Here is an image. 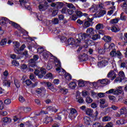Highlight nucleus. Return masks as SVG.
<instances>
[{
    "label": "nucleus",
    "mask_w": 127,
    "mask_h": 127,
    "mask_svg": "<svg viewBox=\"0 0 127 127\" xmlns=\"http://www.w3.org/2000/svg\"><path fill=\"white\" fill-rule=\"evenodd\" d=\"M34 67H31L29 65V71L30 72H33V70H35L34 71V74L36 76H38V78H40L41 79L44 77V75L46 74V69L44 68H40V69H35Z\"/></svg>",
    "instance_id": "f257e3e1"
},
{
    "label": "nucleus",
    "mask_w": 127,
    "mask_h": 127,
    "mask_svg": "<svg viewBox=\"0 0 127 127\" xmlns=\"http://www.w3.org/2000/svg\"><path fill=\"white\" fill-rule=\"evenodd\" d=\"M0 25H4L6 23H7V22H9L10 24H11L12 26H14V27H18V24H16L15 22H13V21H10L8 20L7 18H5L4 17H2L1 18V20H0Z\"/></svg>",
    "instance_id": "f03ea898"
},
{
    "label": "nucleus",
    "mask_w": 127,
    "mask_h": 127,
    "mask_svg": "<svg viewBox=\"0 0 127 127\" xmlns=\"http://www.w3.org/2000/svg\"><path fill=\"white\" fill-rule=\"evenodd\" d=\"M39 57L38 55H34L33 59H31L29 61V65L30 67H36L35 62L38 60Z\"/></svg>",
    "instance_id": "7ed1b4c3"
},
{
    "label": "nucleus",
    "mask_w": 127,
    "mask_h": 127,
    "mask_svg": "<svg viewBox=\"0 0 127 127\" xmlns=\"http://www.w3.org/2000/svg\"><path fill=\"white\" fill-rule=\"evenodd\" d=\"M78 39H76L77 43H80L81 40L83 41L86 40V38H88V35L86 33H81L78 34Z\"/></svg>",
    "instance_id": "20e7f679"
},
{
    "label": "nucleus",
    "mask_w": 127,
    "mask_h": 127,
    "mask_svg": "<svg viewBox=\"0 0 127 127\" xmlns=\"http://www.w3.org/2000/svg\"><path fill=\"white\" fill-rule=\"evenodd\" d=\"M70 112L69 113L68 118L70 120H74L78 116V113H77V110L74 108L70 109Z\"/></svg>",
    "instance_id": "39448f33"
},
{
    "label": "nucleus",
    "mask_w": 127,
    "mask_h": 127,
    "mask_svg": "<svg viewBox=\"0 0 127 127\" xmlns=\"http://www.w3.org/2000/svg\"><path fill=\"white\" fill-rule=\"evenodd\" d=\"M75 13L76 15H72L71 18L72 20H76L77 17H81V16H83V13L79 10H76L75 11Z\"/></svg>",
    "instance_id": "423d86ee"
},
{
    "label": "nucleus",
    "mask_w": 127,
    "mask_h": 127,
    "mask_svg": "<svg viewBox=\"0 0 127 127\" xmlns=\"http://www.w3.org/2000/svg\"><path fill=\"white\" fill-rule=\"evenodd\" d=\"M104 47L105 49H109V50H116L115 44L111 43V45H109V43H105L104 44Z\"/></svg>",
    "instance_id": "0eeeda50"
},
{
    "label": "nucleus",
    "mask_w": 127,
    "mask_h": 127,
    "mask_svg": "<svg viewBox=\"0 0 127 127\" xmlns=\"http://www.w3.org/2000/svg\"><path fill=\"white\" fill-rule=\"evenodd\" d=\"M95 34V30L93 28H88L86 30V35L88 37H92Z\"/></svg>",
    "instance_id": "6e6552de"
},
{
    "label": "nucleus",
    "mask_w": 127,
    "mask_h": 127,
    "mask_svg": "<svg viewBox=\"0 0 127 127\" xmlns=\"http://www.w3.org/2000/svg\"><path fill=\"white\" fill-rule=\"evenodd\" d=\"M47 2H45L44 4H40L39 5V9L40 11H43L46 9H47V7H48Z\"/></svg>",
    "instance_id": "1a4fd4ad"
},
{
    "label": "nucleus",
    "mask_w": 127,
    "mask_h": 127,
    "mask_svg": "<svg viewBox=\"0 0 127 127\" xmlns=\"http://www.w3.org/2000/svg\"><path fill=\"white\" fill-rule=\"evenodd\" d=\"M24 48H25V45L23 44L19 49L14 48V51L16 54H21V52L23 51Z\"/></svg>",
    "instance_id": "9d476101"
},
{
    "label": "nucleus",
    "mask_w": 127,
    "mask_h": 127,
    "mask_svg": "<svg viewBox=\"0 0 127 127\" xmlns=\"http://www.w3.org/2000/svg\"><path fill=\"white\" fill-rule=\"evenodd\" d=\"M55 64L56 67H57V68H56V71L60 73V71H61V63H60L59 60H56Z\"/></svg>",
    "instance_id": "9b49d317"
},
{
    "label": "nucleus",
    "mask_w": 127,
    "mask_h": 127,
    "mask_svg": "<svg viewBox=\"0 0 127 127\" xmlns=\"http://www.w3.org/2000/svg\"><path fill=\"white\" fill-rule=\"evenodd\" d=\"M84 21L85 27H89V26H91V24H92V22L93 21V18H92L91 19L88 18L87 19V20H84Z\"/></svg>",
    "instance_id": "f8f14e48"
},
{
    "label": "nucleus",
    "mask_w": 127,
    "mask_h": 127,
    "mask_svg": "<svg viewBox=\"0 0 127 127\" xmlns=\"http://www.w3.org/2000/svg\"><path fill=\"white\" fill-rule=\"evenodd\" d=\"M108 78H112L111 80H115L116 77H117V74L114 70H111L107 74Z\"/></svg>",
    "instance_id": "ddd939ff"
},
{
    "label": "nucleus",
    "mask_w": 127,
    "mask_h": 127,
    "mask_svg": "<svg viewBox=\"0 0 127 127\" xmlns=\"http://www.w3.org/2000/svg\"><path fill=\"white\" fill-rule=\"evenodd\" d=\"M122 55V53L120 51H116V50H112L110 53V56H111L112 57H115L116 56H117L119 57V56H121Z\"/></svg>",
    "instance_id": "4468645a"
},
{
    "label": "nucleus",
    "mask_w": 127,
    "mask_h": 127,
    "mask_svg": "<svg viewBox=\"0 0 127 127\" xmlns=\"http://www.w3.org/2000/svg\"><path fill=\"white\" fill-rule=\"evenodd\" d=\"M83 120L84 121V123L87 126H90L92 124V121H91V118L88 116H84Z\"/></svg>",
    "instance_id": "2eb2a0df"
},
{
    "label": "nucleus",
    "mask_w": 127,
    "mask_h": 127,
    "mask_svg": "<svg viewBox=\"0 0 127 127\" xmlns=\"http://www.w3.org/2000/svg\"><path fill=\"white\" fill-rule=\"evenodd\" d=\"M105 103H106V100L104 99H101L100 100V107L101 109H105V108H107V107H108V104L105 105Z\"/></svg>",
    "instance_id": "dca6fc26"
},
{
    "label": "nucleus",
    "mask_w": 127,
    "mask_h": 127,
    "mask_svg": "<svg viewBox=\"0 0 127 127\" xmlns=\"http://www.w3.org/2000/svg\"><path fill=\"white\" fill-rule=\"evenodd\" d=\"M123 92V87H118L116 90L114 89V95H120Z\"/></svg>",
    "instance_id": "f3484780"
},
{
    "label": "nucleus",
    "mask_w": 127,
    "mask_h": 127,
    "mask_svg": "<svg viewBox=\"0 0 127 127\" xmlns=\"http://www.w3.org/2000/svg\"><path fill=\"white\" fill-rule=\"evenodd\" d=\"M107 14V10H99V12L97 14V17H102L104 16V14Z\"/></svg>",
    "instance_id": "a211bd4d"
},
{
    "label": "nucleus",
    "mask_w": 127,
    "mask_h": 127,
    "mask_svg": "<svg viewBox=\"0 0 127 127\" xmlns=\"http://www.w3.org/2000/svg\"><path fill=\"white\" fill-rule=\"evenodd\" d=\"M53 122V119H52V117H47L45 118V119L43 120V123L44 124H49V123Z\"/></svg>",
    "instance_id": "6ab92c4d"
},
{
    "label": "nucleus",
    "mask_w": 127,
    "mask_h": 127,
    "mask_svg": "<svg viewBox=\"0 0 127 127\" xmlns=\"http://www.w3.org/2000/svg\"><path fill=\"white\" fill-rule=\"evenodd\" d=\"M99 81L100 82L101 84L102 85H108V84H110V80L108 79H103L99 80Z\"/></svg>",
    "instance_id": "aec40b11"
},
{
    "label": "nucleus",
    "mask_w": 127,
    "mask_h": 127,
    "mask_svg": "<svg viewBox=\"0 0 127 127\" xmlns=\"http://www.w3.org/2000/svg\"><path fill=\"white\" fill-rule=\"evenodd\" d=\"M90 11H92L93 12H95L98 10V5L96 4H93L91 7L89 8Z\"/></svg>",
    "instance_id": "412c9836"
},
{
    "label": "nucleus",
    "mask_w": 127,
    "mask_h": 127,
    "mask_svg": "<svg viewBox=\"0 0 127 127\" xmlns=\"http://www.w3.org/2000/svg\"><path fill=\"white\" fill-rule=\"evenodd\" d=\"M76 42V41H75V39L73 38H69L67 40V44L69 45H74L75 44V43Z\"/></svg>",
    "instance_id": "4be33fe9"
},
{
    "label": "nucleus",
    "mask_w": 127,
    "mask_h": 127,
    "mask_svg": "<svg viewBox=\"0 0 127 127\" xmlns=\"http://www.w3.org/2000/svg\"><path fill=\"white\" fill-rule=\"evenodd\" d=\"M76 86H77V84H76V82L74 81L71 82L68 84V87L70 89H75V88H76Z\"/></svg>",
    "instance_id": "5701e85b"
},
{
    "label": "nucleus",
    "mask_w": 127,
    "mask_h": 127,
    "mask_svg": "<svg viewBox=\"0 0 127 127\" xmlns=\"http://www.w3.org/2000/svg\"><path fill=\"white\" fill-rule=\"evenodd\" d=\"M76 99L77 100V102L79 104H83V103H84V99L79 96H76Z\"/></svg>",
    "instance_id": "b1692460"
},
{
    "label": "nucleus",
    "mask_w": 127,
    "mask_h": 127,
    "mask_svg": "<svg viewBox=\"0 0 127 127\" xmlns=\"http://www.w3.org/2000/svg\"><path fill=\"white\" fill-rule=\"evenodd\" d=\"M64 78L66 80V81L67 82V81H70V80H71L72 76L71 75V74L67 73L65 74Z\"/></svg>",
    "instance_id": "393cba45"
},
{
    "label": "nucleus",
    "mask_w": 127,
    "mask_h": 127,
    "mask_svg": "<svg viewBox=\"0 0 127 127\" xmlns=\"http://www.w3.org/2000/svg\"><path fill=\"white\" fill-rule=\"evenodd\" d=\"M60 91L62 94H63L64 95H66L68 93V92H69L68 89L65 88L61 89Z\"/></svg>",
    "instance_id": "a878e982"
},
{
    "label": "nucleus",
    "mask_w": 127,
    "mask_h": 127,
    "mask_svg": "<svg viewBox=\"0 0 127 127\" xmlns=\"http://www.w3.org/2000/svg\"><path fill=\"white\" fill-rule=\"evenodd\" d=\"M106 49L105 48V47L104 48H100L98 49V53L99 54H105V53L106 52Z\"/></svg>",
    "instance_id": "bb28decb"
},
{
    "label": "nucleus",
    "mask_w": 127,
    "mask_h": 127,
    "mask_svg": "<svg viewBox=\"0 0 127 127\" xmlns=\"http://www.w3.org/2000/svg\"><path fill=\"white\" fill-rule=\"evenodd\" d=\"M7 42V40L6 39H3L0 42V46H4Z\"/></svg>",
    "instance_id": "cd10ccee"
},
{
    "label": "nucleus",
    "mask_w": 127,
    "mask_h": 127,
    "mask_svg": "<svg viewBox=\"0 0 127 127\" xmlns=\"http://www.w3.org/2000/svg\"><path fill=\"white\" fill-rule=\"evenodd\" d=\"M112 120L110 116H105L102 118V122H110Z\"/></svg>",
    "instance_id": "c85d7f7f"
},
{
    "label": "nucleus",
    "mask_w": 127,
    "mask_h": 127,
    "mask_svg": "<svg viewBox=\"0 0 127 127\" xmlns=\"http://www.w3.org/2000/svg\"><path fill=\"white\" fill-rule=\"evenodd\" d=\"M63 2H57L56 3V7H57L59 9H60V8H62V7L64 5Z\"/></svg>",
    "instance_id": "c756f323"
},
{
    "label": "nucleus",
    "mask_w": 127,
    "mask_h": 127,
    "mask_svg": "<svg viewBox=\"0 0 127 127\" xmlns=\"http://www.w3.org/2000/svg\"><path fill=\"white\" fill-rule=\"evenodd\" d=\"M103 39L104 41H106V42H110L112 40V38L109 36H104Z\"/></svg>",
    "instance_id": "7c9ffc66"
},
{
    "label": "nucleus",
    "mask_w": 127,
    "mask_h": 127,
    "mask_svg": "<svg viewBox=\"0 0 127 127\" xmlns=\"http://www.w3.org/2000/svg\"><path fill=\"white\" fill-rule=\"evenodd\" d=\"M125 121L123 119L118 120L116 121V124L117 125H125Z\"/></svg>",
    "instance_id": "2f4dec72"
},
{
    "label": "nucleus",
    "mask_w": 127,
    "mask_h": 127,
    "mask_svg": "<svg viewBox=\"0 0 127 127\" xmlns=\"http://www.w3.org/2000/svg\"><path fill=\"white\" fill-rule=\"evenodd\" d=\"M3 123H11V119L8 117H4L2 118Z\"/></svg>",
    "instance_id": "473e14b6"
},
{
    "label": "nucleus",
    "mask_w": 127,
    "mask_h": 127,
    "mask_svg": "<svg viewBox=\"0 0 127 127\" xmlns=\"http://www.w3.org/2000/svg\"><path fill=\"white\" fill-rule=\"evenodd\" d=\"M111 30L113 32H118V31H121V29L117 28L116 26H113L111 28Z\"/></svg>",
    "instance_id": "72a5a7b5"
},
{
    "label": "nucleus",
    "mask_w": 127,
    "mask_h": 127,
    "mask_svg": "<svg viewBox=\"0 0 127 127\" xmlns=\"http://www.w3.org/2000/svg\"><path fill=\"white\" fill-rule=\"evenodd\" d=\"M96 28L97 30L103 29L104 28V25L103 24L99 23L96 26Z\"/></svg>",
    "instance_id": "f704fd0d"
},
{
    "label": "nucleus",
    "mask_w": 127,
    "mask_h": 127,
    "mask_svg": "<svg viewBox=\"0 0 127 127\" xmlns=\"http://www.w3.org/2000/svg\"><path fill=\"white\" fill-rule=\"evenodd\" d=\"M126 111H127V107H123L120 109V114H121V115H124V114H125Z\"/></svg>",
    "instance_id": "c9c22d12"
},
{
    "label": "nucleus",
    "mask_w": 127,
    "mask_h": 127,
    "mask_svg": "<svg viewBox=\"0 0 127 127\" xmlns=\"http://www.w3.org/2000/svg\"><path fill=\"white\" fill-rule=\"evenodd\" d=\"M22 110L24 113H29L31 111V108L30 107H23L22 108Z\"/></svg>",
    "instance_id": "e433bc0d"
},
{
    "label": "nucleus",
    "mask_w": 127,
    "mask_h": 127,
    "mask_svg": "<svg viewBox=\"0 0 127 127\" xmlns=\"http://www.w3.org/2000/svg\"><path fill=\"white\" fill-rule=\"evenodd\" d=\"M14 82L16 88H19V87H20V82H19V80L17 79H14Z\"/></svg>",
    "instance_id": "4c0bfd02"
},
{
    "label": "nucleus",
    "mask_w": 127,
    "mask_h": 127,
    "mask_svg": "<svg viewBox=\"0 0 127 127\" xmlns=\"http://www.w3.org/2000/svg\"><path fill=\"white\" fill-rule=\"evenodd\" d=\"M44 90H45V88L44 87H41L40 88H38L36 90V93H37V94H41L42 93V92H43V91H44Z\"/></svg>",
    "instance_id": "58836bf2"
},
{
    "label": "nucleus",
    "mask_w": 127,
    "mask_h": 127,
    "mask_svg": "<svg viewBox=\"0 0 127 127\" xmlns=\"http://www.w3.org/2000/svg\"><path fill=\"white\" fill-rule=\"evenodd\" d=\"M86 114L88 115V116H92V115H93V110L91 109H87L86 111Z\"/></svg>",
    "instance_id": "ea45409f"
},
{
    "label": "nucleus",
    "mask_w": 127,
    "mask_h": 127,
    "mask_svg": "<svg viewBox=\"0 0 127 127\" xmlns=\"http://www.w3.org/2000/svg\"><path fill=\"white\" fill-rule=\"evenodd\" d=\"M101 37H100V35L99 34H95L92 36V39L93 40H97V39H100Z\"/></svg>",
    "instance_id": "a19ab883"
},
{
    "label": "nucleus",
    "mask_w": 127,
    "mask_h": 127,
    "mask_svg": "<svg viewBox=\"0 0 127 127\" xmlns=\"http://www.w3.org/2000/svg\"><path fill=\"white\" fill-rule=\"evenodd\" d=\"M98 8H99V10H105V7L103 3H99L98 5Z\"/></svg>",
    "instance_id": "79ce46f5"
},
{
    "label": "nucleus",
    "mask_w": 127,
    "mask_h": 127,
    "mask_svg": "<svg viewBox=\"0 0 127 127\" xmlns=\"http://www.w3.org/2000/svg\"><path fill=\"white\" fill-rule=\"evenodd\" d=\"M81 60L84 62L87 61L88 60V56L86 54H83L81 56Z\"/></svg>",
    "instance_id": "37998d69"
},
{
    "label": "nucleus",
    "mask_w": 127,
    "mask_h": 127,
    "mask_svg": "<svg viewBox=\"0 0 127 127\" xmlns=\"http://www.w3.org/2000/svg\"><path fill=\"white\" fill-rule=\"evenodd\" d=\"M119 76L120 78L124 79H125V72L123 71H121L119 73Z\"/></svg>",
    "instance_id": "c03bdc74"
},
{
    "label": "nucleus",
    "mask_w": 127,
    "mask_h": 127,
    "mask_svg": "<svg viewBox=\"0 0 127 127\" xmlns=\"http://www.w3.org/2000/svg\"><path fill=\"white\" fill-rule=\"evenodd\" d=\"M124 14H125V13L122 12L121 15H120V19H121V20H127V16H126L125 15H124Z\"/></svg>",
    "instance_id": "a18cd8bd"
},
{
    "label": "nucleus",
    "mask_w": 127,
    "mask_h": 127,
    "mask_svg": "<svg viewBox=\"0 0 127 127\" xmlns=\"http://www.w3.org/2000/svg\"><path fill=\"white\" fill-rule=\"evenodd\" d=\"M20 69L22 71H24L27 69V65L25 64H23L20 66Z\"/></svg>",
    "instance_id": "49530a36"
},
{
    "label": "nucleus",
    "mask_w": 127,
    "mask_h": 127,
    "mask_svg": "<svg viewBox=\"0 0 127 127\" xmlns=\"http://www.w3.org/2000/svg\"><path fill=\"white\" fill-rule=\"evenodd\" d=\"M118 22H119V19L117 18L112 19L110 21L111 24H115L116 23H118Z\"/></svg>",
    "instance_id": "de8ad7c7"
},
{
    "label": "nucleus",
    "mask_w": 127,
    "mask_h": 127,
    "mask_svg": "<svg viewBox=\"0 0 127 127\" xmlns=\"http://www.w3.org/2000/svg\"><path fill=\"white\" fill-rule=\"evenodd\" d=\"M19 2H20L21 5H24L26 8V3H27L26 1L24 0H19Z\"/></svg>",
    "instance_id": "09e8293b"
},
{
    "label": "nucleus",
    "mask_w": 127,
    "mask_h": 127,
    "mask_svg": "<svg viewBox=\"0 0 127 127\" xmlns=\"http://www.w3.org/2000/svg\"><path fill=\"white\" fill-rule=\"evenodd\" d=\"M85 43H86V44H87V45L90 46L93 43V41L87 39L85 41Z\"/></svg>",
    "instance_id": "8fccbe9b"
},
{
    "label": "nucleus",
    "mask_w": 127,
    "mask_h": 127,
    "mask_svg": "<svg viewBox=\"0 0 127 127\" xmlns=\"http://www.w3.org/2000/svg\"><path fill=\"white\" fill-rule=\"evenodd\" d=\"M85 101L87 104H91V103L93 102V99H92V98H91L90 97H87Z\"/></svg>",
    "instance_id": "3c124183"
},
{
    "label": "nucleus",
    "mask_w": 127,
    "mask_h": 127,
    "mask_svg": "<svg viewBox=\"0 0 127 127\" xmlns=\"http://www.w3.org/2000/svg\"><path fill=\"white\" fill-rule=\"evenodd\" d=\"M52 22L54 24H58L59 23V20L58 18H55L52 20Z\"/></svg>",
    "instance_id": "603ef678"
},
{
    "label": "nucleus",
    "mask_w": 127,
    "mask_h": 127,
    "mask_svg": "<svg viewBox=\"0 0 127 127\" xmlns=\"http://www.w3.org/2000/svg\"><path fill=\"white\" fill-rule=\"evenodd\" d=\"M19 55H23V56H25V57H28V52L27 51H25L24 52H21V54H18Z\"/></svg>",
    "instance_id": "864d4df0"
},
{
    "label": "nucleus",
    "mask_w": 127,
    "mask_h": 127,
    "mask_svg": "<svg viewBox=\"0 0 127 127\" xmlns=\"http://www.w3.org/2000/svg\"><path fill=\"white\" fill-rule=\"evenodd\" d=\"M108 98L110 100V101H111L112 102H116V97L113 95L109 96Z\"/></svg>",
    "instance_id": "5fc2aeb1"
},
{
    "label": "nucleus",
    "mask_w": 127,
    "mask_h": 127,
    "mask_svg": "<svg viewBox=\"0 0 127 127\" xmlns=\"http://www.w3.org/2000/svg\"><path fill=\"white\" fill-rule=\"evenodd\" d=\"M25 84L27 86H30V85H31V84H32V82H31V80H30V79H27V80L25 81Z\"/></svg>",
    "instance_id": "6e6d98bb"
},
{
    "label": "nucleus",
    "mask_w": 127,
    "mask_h": 127,
    "mask_svg": "<svg viewBox=\"0 0 127 127\" xmlns=\"http://www.w3.org/2000/svg\"><path fill=\"white\" fill-rule=\"evenodd\" d=\"M67 7H69V8H72L73 9H76V7L74 6V5L72 3H68L67 4Z\"/></svg>",
    "instance_id": "4d7b16f0"
},
{
    "label": "nucleus",
    "mask_w": 127,
    "mask_h": 127,
    "mask_svg": "<svg viewBox=\"0 0 127 127\" xmlns=\"http://www.w3.org/2000/svg\"><path fill=\"white\" fill-rule=\"evenodd\" d=\"M47 78H50V79H53L54 78V76L52 75L51 73H48L46 74Z\"/></svg>",
    "instance_id": "13d9d810"
},
{
    "label": "nucleus",
    "mask_w": 127,
    "mask_h": 127,
    "mask_svg": "<svg viewBox=\"0 0 127 127\" xmlns=\"http://www.w3.org/2000/svg\"><path fill=\"white\" fill-rule=\"evenodd\" d=\"M101 123L99 122H96L92 125V127H100Z\"/></svg>",
    "instance_id": "bf43d9fd"
},
{
    "label": "nucleus",
    "mask_w": 127,
    "mask_h": 127,
    "mask_svg": "<svg viewBox=\"0 0 127 127\" xmlns=\"http://www.w3.org/2000/svg\"><path fill=\"white\" fill-rule=\"evenodd\" d=\"M10 103H11V100H10V99H7L4 101V103L5 104V105H9Z\"/></svg>",
    "instance_id": "052dcab7"
},
{
    "label": "nucleus",
    "mask_w": 127,
    "mask_h": 127,
    "mask_svg": "<svg viewBox=\"0 0 127 127\" xmlns=\"http://www.w3.org/2000/svg\"><path fill=\"white\" fill-rule=\"evenodd\" d=\"M67 13L71 15V14H73L74 13V10L72 8L67 9Z\"/></svg>",
    "instance_id": "680f3d73"
},
{
    "label": "nucleus",
    "mask_w": 127,
    "mask_h": 127,
    "mask_svg": "<svg viewBox=\"0 0 127 127\" xmlns=\"http://www.w3.org/2000/svg\"><path fill=\"white\" fill-rule=\"evenodd\" d=\"M19 102H20V103H23L24 102H25V99H24V98L21 96H20L19 97Z\"/></svg>",
    "instance_id": "e2e57ef3"
},
{
    "label": "nucleus",
    "mask_w": 127,
    "mask_h": 127,
    "mask_svg": "<svg viewBox=\"0 0 127 127\" xmlns=\"http://www.w3.org/2000/svg\"><path fill=\"white\" fill-rule=\"evenodd\" d=\"M12 65H13V66H18V65H19V63H18V62L15 60L12 61Z\"/></svg>",
    "instance_id": "0e129e2a"
},
{
    "label": "nucleus",
    "mask_w": 127,
    "mask_h": 127,
    "mask_svg": "<svg viewBox=\"0 0 127 127\" xmlns=\"http://www.w3.org/2000/svg\"><path fill=\"white\" fill-rule=\"evenodd\" d=\"M78 86H79L80 87H84L85 86V83H84V81L80 80L78 82Z\"/></svg>",
    "instance_id": "69168bd1"
},
{
    "label": "nucleus",
    "mask_w": 127,
    "mask_h": 127,
    "mask_svg": "<svg viewBox=\"0 0 127 127\" xmlns=\"http://www.w3.org/2000/svg\"><path fill=\"white\" fill-rule=\"evenodd\" d=\"M61 11H62V13H67L68 11V8L66 7H64L62 9Z\"/></svg>",
    "instance_id": "338daca9"
},
{
    "label": "nucleus",
    "mask_w": 127,
    "mask_h": 127,
    "mask_svg": "<svg viewBox=\"0 0 127 127\" xmlns=\"http://www.w3.org/2000/svg\"><path fill=\"white\" fill-rule=\"evenodd\" d=\"M53 83L55 85H57L60 83V81L58 79H55L54 80Z\"/></svg>",
    "instance_id": "774afa93"
}]
</instances>
